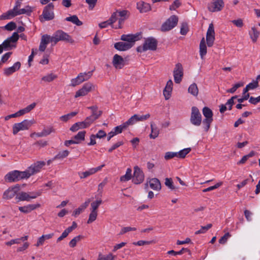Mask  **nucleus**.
<instances>
[{
    "instance_id": "obj_1",
    "label": "nucleus",
    "mask_w": 260,
    "mask_h": 260,
    "mask_svg": "<svg viewBox=\"0 0 260 260\" xmlns=\"http://www.w3.org/2000/svg\"><path fill=\"white\" fill-rule=\"evenodd\" d=\"M158 42L153 37H149L145 39L143 46H139L137 48L138 52H143L147 50L155 51L157 49Z\"/></svg>"
},
{
    "instance_id": "obj_2",
    "label": "nucleus",
    "mask_w": 260,
    "mask_h": 260,
    "mask_svg": "<svg viewBox=\"0 0 260 260\" xmlns=\"http://www.w3.org/2000/svg\"><path fill=\"white\" fill-rule=\"evenodd\" d=\"M54 5L51 3L46 6L43 11L42 14L40 16V21L43 22L45 21H49L54 19V14L53 11Z\"/></svg>"
},
{
    "instance_id": "obj_3",
    "label": "nucleus",
    "mask_w": 260,
    "mask_h": 260,
    "mask_svg": "<svg viewBox=\"0 0 260 260\" xmlns=\"http://www.w3.org/2000/svg\"><path fill=\"white\" fill-rule=\"evenodd\" d=\"M58 42L59 40L55 34L52 37L48 35H44L41 37L39 50L41 52H44L47 47V45L50 42L53 43V45H54Z\"/></svg>"
},
{
    "instance_id": "obj_4",
    "label": "nucleus",
    "mask_w": 260,
    "mask_h": 260,
    "mask_svg": "<svg viewBox=\"0 0 260 260\" xmlns=\"http://www.w3.org/2000/svg\"><path fill=\"white\" fill-rule=\"evenodd\" d=\"M202 121V117L199 109L197 107H192L190 117V123L194 126H199L201 125Z\"/></svg>"
},
{
    "instance_id": "obj_5",
    "label": "nucleus",
    "mask_w": 260,
    "mask_h": 260,
    "mask_svg": "<svg viewBox=\"0 0 260 260\" xmlns=\"http://www.w3.org/2000/svg\"><path fill=\"white\" fill-rule=\"evenodd\" d=\"M34 123V119L31 120L25 119L21 122L15 123L13 126V134L15 135L20 131L27 130Z\"/></svg>"
},
{
    "instance_id": "obj_6",
    "label": "nucleus",
    "mask_w": 260,
    "mask_h": 260,
    "mask_svg": "<svg viewBox=\"0 0 260 260\" xmlns=\"http://www.w3.org/2000/svg\"><path fill=\"white\" fill-rule=\"evenodd\" d=\"M178 21V18L176 15L171 16L161 25V30L162 31H169L173 28Z\"/></svg>"
},
{
    "instance_id": "obj_7",
    "label": "nucleus",
    "mask_w": 260,
    "mask_h": 260,
    "mask_svg": "<svg viewBox=\"0 0 260 260\" xmlns=\"http://www.w3.org/2000/svg\"><path fill=\"white\" fill-rule=\"evenodd\" d=\"M92 75V71L88 73H81L78 76L71 80V86L75 87L83 82L88 80Z\"/></svg>"
},
{
    "instance_id": "obj_8",
    "label": "nucleus",
    "mask_w": 260,
    "mask_h": 260,
    "mask_svg": "<svg viewBox=\"0 0 260 260\" xmlns=\"http://www.w3.org/2000/svg\"><path fill=\"white\" fill-rule=\"evenodd\" d=\"M95 86L91 82L85 83L82 87L78 90L75 95V98H77L80 96H83L87 95L89 92L94 90Z\"/></svg>"
},
{
    "instance_id": "obj_9",
    "label": "nucleus",
    "mask_w": 260,
    "mask_h": 260,
    "mask_svg": "<svg viewBox=\"0 0 260 260\" xmlns=\"http://www.w3.org/2000/svg\"><path fill=\"white\" fill-rule=\"evenodd\" d=\"M41 192L40 191L31 192L29 194L25 192H19L16 197V199L18 201H30L31 199H36L37 197L41 195Z\"/></svg>"
},
{
    "instance_id": "obj_10",
    "label": "nucleus",
    "mask_w": 260,
    "mask_h": 260,
    "mask_svg": "<svg viewBox=\"0 0 260 260\" xmlns=\"http://www.w3.org/2000/svg\"><path fill=\"white\" fill-rule=\"evenodd\" d=\"M134 171L132 182L135 184H140L144 180V174L142 169L137 166L134 167Z\"/></svg>"
},
{
    "instance_id": "obj_11",
    "label": "nucleus",
    "mask_w": 260,
    "mask_h": 260,
    "mask_svg": "<svg viewBox=\"0 0 260 260\" xmlns=\"http://www.w3.org/2000/svg\"><path fill=\"white\" fill-rule=\"evenodd\" d=\"M21 3L17 1L15 6L12 10H10L7 12L3 13L0 16V20L11 19L17 16L16 9H18L21 5Z\"/></svg>"
},
{
    "instance_id": "obj_12",
    "label": "nucleus",
    "mask_w": 260,
    "mask_h": 260,
    "mask_svg": "<svg viewBox=\"0 0 260 260\" xmlns=\"http://www.w3.org/2000/svg\"><path fill=\"white\" fill-rule=\"evenodd\" d=\"M173 75L175 82L177 84L180 83L183 76V69L180 63H177L175 65L173 71Z\"/></svg>"
},
{
    "instance_id": "obj_13",
    "label": "nucleus",
    "mask_w": 260,
    "mask_h": 260,
    "mask_svg": "<svg viewBox=\"0 0 260 260\" xmlns=\"http://www.w3.org/2000/svg\"><path fill=\"white\" fill-rule=\"evenodd\" d=\"M215 41V31L213 23H210L209 25L207 34L206 41L208 47L213 46Z\"/></svg>"
},
{
    "instance_id": "obj_14",
    "label": "nucleus",
    "mask_w": 260,
    "mask_h": 260,
    "mask_svg": "<svg viewBox=\"0 0 260 260\" xmlns=\"http://www.w3.org/2000/svg\"><path fill=\"white\" fill-rule=\"evenodd\" d=\"M20 189V186L17 184L15 185L9 187L3 193V199L9 200L13 198Z\"/></svg>"
},
{
    "instance_id": "obj_15",
    "label": "nucleus",
    "mask_w": 260,
    "mask_h": 260,
    "mask_svg": "<svg viewBox=\"0 0 260 260\" xmlns=\"http://www.w3.org/2000/svg\"><path fill=\"white\" fill-rule=\"evenodd\" d=\"M224 7L223 0H212L208 5V9L211 12L220 11Z\"/></svg>"
},
{
    "instance_id": "obj_16",
    "label": "nucleus",
    "mask_w": 260,
    "mask_h": 260,
    "mask_svg": "<svg viewBox=\"0 0 260 260\" xmlns=\"http://www.w3.org/2000/svg\"><path fill=\"white\" fill-rule=\"evenodd\" d=\"M112 63L116 69H121L125 66V61L121 56L116 54L113 56Z\"/></svg>"
},
{
    "instance_id": "obj_17",
    "label": "nucleus",
    "mask_w": 260,
    "mask_h": 260,
    "mask_svg": "<svg viewBox=\"0 0 260 260\" xmlns=\"http://www.w3.org/2000/svg\"><path fill=\"white\" fill-rule=\"evenodd\" d=\"M54 34H55L56 37H57L59 41H66L72 44L74 42V41L72 39V37L62 30H58L56 31Z\"/></svg>"
},
{
    "instance_id": "obj_18",
    "label": "nucleus",
    "mask_w": 260,
    "mask_h": 260,
    "mask_svg": "<svg viewBox=\"0 0 260 260\" xmlns=\"http://www.w3.org/2000/svg\"><path fill=\"white\" fill-rule=\"evenodd\" d=\"M45 162L44 161H38L32 164L28 169L30 172V174L33 175L39 172L43 167L45 165Z\"/></svg>"
},
{
    "instance_id": "obj_19",
    "label": "nucleus",
    "mask_w": 260,
    "mask_h": 260,
    "mask_svg": "<svg viewBox=\"0 0 260 260\" xmlns=\"http://www.w3.org/2000/svg\"><path fill=\"white\" fill-rule=\"evenodd\" d=\"M120 40L126 42V43H130L133 46L135 42L139 40L138 35L137 34H128L122 35L121 36Z\"/></svg>"
},
{
    "instance_id": "obj_20",
    "label": "nucleus",
    "mask_w": 260,
    "mask_h": 260,
    "mask_svg": "<svg viewBox=\"0 0 260 260\" xmlns=\"http://www.w3.org/2000/svg\"><path fill=\"white\" fill-rule=\"evenodd\" d=\"M5 181L13 182L19 181L18 171L15 170L8 173L5 177Z\"/></svg>"
},
{
    "instance_id": "obj_21",
    "label": "nucleus",
    "mask_w": 260,
    "mask_h": 260,
    "mask_svg": "<svg viewBox=\"0 0 260 260\" xmlns=\"http://www.w3.org/2000/svg\"><path fill=\"white\" fill-rule=\"evenodd\" d=\"M132 47V45L130 43H126L123 42H119L114 44V48L120 51H126Z\"/></svg>"
},
{
    "instance_id": "obj_22",
    "label": "nucleus",
    "mask_w": 260,
    "mask_h": 260,
    "mask_svg": "<svg viewBox=\"0 0 260 260\" xmlns=\"http://www.w3.org/2000/svg\"><path fill=\"white\" fill-rule=\"evenodd\" d=\"M21 67V63L19 61L15 62L12 67L6 68L4 70V74L9 76L13 73L19 70Z\"/></svg>"
},
{
    "instance_id": "obj_23",
    "label": "nucleus",
    "mask_w": 260,
    "mask_h": 260,
    "mask_svg": "<svg viewBox=\"0 0 260 260\" xmlns=\"http://www.w3.org/2000/svg\"><path fill=\"white\" fill-rule=\"evenodd\" d=\"M137 8L140 13H146L151 10L150 4L143 1L137 3Z\"/></svg>"
},
{
    "instance_id": "obj_24",
    "label": "nucleus",
    "mask_w": 260,
    "mask_h": 260,
    "mask_svg": "<svg viewBox=\"0 0 260 260\" xmlns=\"http://www.w3.org/2000/svg\"><path fill=\"white\" fill-rule=\"evenodd\" d=\"M173 82L172 80H169L166 84V86L164 89L163 93L165 97L166 100H168L171 96V93L173 88Z\"/></svg>"
},
{
    "instance_id": "obj_25",
    "label": "nucleus",
    "mask_w": 260,
    "mask_h": 260,
    "mask_svg": "<svg viewBox=\"0 0 260 260\" xmlns=\"http://www.w3.org/2000/svg\"><path fill=\"white\" fill-rule=\"evenodd\" d=\"M40 207V204H30L27 206H24L22 207H19L18 209L19 210L24 213H28L30 212L31 211L36 209L37 208Z\"/></svg>"
},
{
    "instance_id": "obj_26",
    "label": "nucleus",
    "mask_w": 260,
    "mask_h": 260,
    "mask_svg": "<svg viewBox=\"0 0 260 260\" xmlns=\"http://www.w3.org/2000/svg\"><path fill=\"white\" fill-rule=\"evenodd\" d=\"M150 187L154 190L159 191L161 189L160 181L156 178L150 179L149 181Z\"/></svg>"
},
{
    "instance_id": "obj_27",
    "label": "nucleus",
    "mask_w": 260,
    "mask_h": 260,
    "mask_svg": "<svg viewBox=\"0 0 260 260\" xmlns=\"http://www.w3.org/2000/svg\"><path fill=\"white\" fill-rule=\"evenodd\" d=\"M131 117L134 122V123L135 124L138 121H144L147 120L150 117V114L149 113L142 115L135 114Z\"/></svg>"
},
{
    "instance_id": "obj_28",
    "label": "nucleus",
    "mask_w": 260,
    "mask_h": 260,
    "mask_svg": "<svg viewBox=\"0 0 260 260\" xmlns=\"http://www.w3.org/2000/svg\"><path fill=\"white\" fill-rule=\"evenodd\" d=\"M207 54V46L205 43V38H203L200 43V55L202 59Z\"/></svg>"
},
{
    "instance_id": "obj_29",
    "label": "nucleus",
    "mask_w": 260,
    "mask_h": 260,
    "mask_svg": "<svg viewBox=\"0 0 260 260\" xmlns=\"http://www.w3.org/2000/svg\"><path fill=\"white\" fill-rule=\"evenodd\" d=\"M203 114L205 117V119L213 120V113L212 110L207 107H204L202 110Z\"/></svg>"
},
{
    "instance_id": "obj_30",
    "label": "nucleus",
    "mask_w": 260,
    "mask_h": 260,
    "mask_svg": "<svg viewBox=\"0 0 260 260\" xmlns=\"http://www.w3.org/2000/svg\"><path fill=\"white\" fill-rule=\"evenodd\" d=\"M188 92L194 96H197L199 94V89L196 83L191 84L188 88Z\"/></svg>"
},
{
    "instance_id": "obj_31",
    "label": "nucleus",
    "mask_w": 260,
    "mask_h": 260,
    "mask_svg": "<svg viewBox=\"0 0 260 260\" xmlns=\"http://www.w3.org/2000/svg\"><path fill=\"white\" fill-rule=\"evenodd\" d=\"M65 20L72 22L77 26H81L83 24L82 22L80 21L75 15L66 18Z\"/></svg>"
},
{
    "instance_id": "obj_32",
    "label": "nucleus",
    "mask_w": 260,
    "mask_h": 260,
    "mask_svg": "<svg viewBox=\"0 0 260 260\" xmlns=\"http://www.w3.org/2000/svg\"><path fill=\"white\" fill-rule=\"evenodd\" d=\"M132 172L131 168H127L125 174L120 177V181L121 182H126L131 180L132 178Z\"/></svg>"
},
{
    "instance_id": "obj_33",
    "label": "nucleus",
    "mask_w": 260,
    "mask_h": 260,
    "mask_svg": "<svg viewBox=\"0 0 260 260\" xmlns=\"http://www.w3.org/2000/svg\"><path fill=\"white\" fill-rule=\"evenodd\" d=\"M17 16L21 14H26L28 15H30L32 12L31 7L29 6H26L25 8L21 9L20 10L16 9Z\"/></svg>"
},
{
    "instance_id": "obj_34",
    "label": "nucleus",
    "mask_w": 260,
    "mask_h": 260,
    "mask_svg": "<svg viewBox=\"0 0 260 260\" xmlns=\"http://www.w3.org/2000/svg\"><path fill=\"white\" fill-rule=\"evenodd\" d=\"M151 132L149 137L151 139H155L159 135V131L156 126H154L153 123L151 122L150 124Z\"/></svg>"
},
{
    "instance_id": "obj_35",
    "label": "nucleus",
    "mask_w": 260,
    "mask_h": 260,
    "mask_svg": "<svg viewBox=\"0 0 260 260\" xmlns=\"http://www.w3.org/2000/svg\"><path fill=\"white\" fill-rule=\"evenodd\" d=\"M250 38L252 41L255 43L256 42L257 38L259 35V32L256 29L255 27L251 28V31L249 32Z\"/></svg>"
},
{
    "instance_id": "obj_36",
    "label": "nucleus",
    "mask_w": 260,
    "mask_h": 260,
    "mask_svg": "<svg viewBox=\"0 0 260 260\" xmlns=\"http://www.w3.org/2000/svg\"><path fill=\"white\" fill-rule=\"evenodd\" d=\"M69 151L67 150L60 151L52 158V160L63 159L69 155Z\"/></svg>"
},
{
    "instance_id": "obj_37",
    "label": "nucleus",
    "mask_w": 260,
    "mask_h": 260,
    "mask_svg": "<svg viewBox=\"0 0 260 260\" xmlns=\"http://www.w3.org/2000/svg\"><path fill=\"white\" fill-rule=\"evenodd\" d=\"M18 174L19 180L25 178H28L30 176H31L28 168L25 171H18Z\"/></svg>"
},
{
    "instance_id": "obj_38",
    "label": "nucleus",
    "mask_w": 260,
    "mask_h": 260,
    "mask_svg": "<svg viewBox=\"0 0 260 260\" xmlns=\"http://www.w3.org/2000/svg\"><path fill=\"white\" fill-rule=\"evenodd\" d=\"M258 86V82L257 80H253L252 82L249 83L244 88V94L247 92L250 89H254Z\"/></svg>"
},
{
    "instance_id": "obj_39",
    "label": "nucleus",
    "mask_w": 260,
    "mask_h": 260,
    "mask_svg": "<svg viewBox=\"0 0 260 260\" xmlns=\"http://www.w3.org/2000/svg\"><path fill=\"white\" fill-rule=\"evenodd\" d=\"M57 78V75L51 73L41 78V81L45 82H50Z\"/></svg>"
},
{
    "instance_id": "obj_40",
    "label": "nucleus",
    "mask_w": 260,
    "mask_h": 260,
    "mask_svg": "<svg viewBox=\"0 0 260 260\" xmlns=\"http://www.w3.org/2000/svg\"><path fill=\"white\" fill-rule=\"evenodd\" d=\"M2 44L5 48V50H10L16 47V44L11 43L7 39L5 40Z\"/></svg>"
},
{
    "instance_id": "obj_41",
    "label": "nucleus",
    "mask_w": 260,
    "mask_h": 260,
    "mask_svg": "<svg viewBox=\"0 0 260 260\" xmlns=\"http://www.w3.org/2000/svg\"><path fill=\"white\" fill-rule=\"evenodd\" d=\"M212 121L213 120L208 119H204L203 121H202L203 123V128L205 132L207 133L208 132Z\"/></svg>"
},
{
    "instance_id": "obj_42",
    "label": "nucleus",
    "mask_w": 260,
    "mask_h": 260,
    "mask_svg": "<svg viewBox=\"0 0 260 260\" xmlns=\"http://www.w3.org/2000/svg\"><path fill=\"white\" fill-rule=\"evenodd\" d=\"M83 238V236L82 235H78L75 237L70 241L69 243L70 247L72 248L75 247L77 245V243L80 241Z\"/></svg>"
},
{
    "instance_id": "obj_43",
    "label": "nucleus",
    "mask_w": 260,
    "mask_h": 260,
    "mask_svg": "<svg viewBox=\"0 0 260 260\" xmlns=\"http://www.w3.org/2000/svg\"><path fill=\"white\" fill-rule=\"evenodd\" d=\"M191 151L190 148H187L180 150L179 152L177 153V157L184 158L186 156V155L189 153Z\"/></svg>"
},
{
    "instance_id": "obj_44",
    "label": "nucleus",
    "mask_w": 260,
    "mask_h": 260,
    "mask_svg": "<svg viewBox=\"0 0 260 260\" xmlns=\"http://www.w3.org/2000/svg\"><path fill=\"white\" fill-rule=\"evenodd\" d=\"M86 132L81 131L79 132L74 137V139L76 140V141H84L85 140V136Z\"/></svg>"
},
{
    "instance_id": "obj_45",
    "label": "nucleus",
    "mask_w": 260,
    "mask_h": 260,
    "mask_svg": "<svg viewBox=\"0 0 260 260\" xmlns=\"http://www.w3.org/2000/svg\"><path fill=\"white\" fill-rule=\"evenodd\" d=\"M19 35L17 32H14L12 34V36L8 38L7 39L12 44H16L19 39Z\"/></svg>"
},
{
    "instance_id": "obj_46",
    "label": "nucleus",
    "mask_w": 260,
    "mask_h": 260,
    "mask_svg": "<svg viewBox=\"0 0 260 260\" xmlns=\"http://www.w3.org/2000/svg\"><path fill=\"white\" fill-rule=\"evenodd\" d=\"M212 224L211 223L208 224L206 226H202L200 230L196 231L195 234L198 235L200 234L205 233L207 231L211 228Z\"/></svg>"
},
{
    "instance_id": "obj_47",
    "label": "nucleus",
    "mask_w": 260,
    "mask_h": 260,
    "mask_svg": "<svg viewBox=\"0 0 260 260\" xmlns=\"http://www.w3.org/2000/svg\"><path fill=\"white\" fill-rule=\"evenodd\" d=\"M17 27L16 24L13 22L11 21L9 22L7 24H6L3 28L8 31H12Z\"/></svg>"
},
{
    "instance_id": "obj_48",
    "label": "nucleus",
    "mask_w": 260,
    "mask_h": 260,
    "mask_svg": "<svg viewBox=\"0 0 260 260\" xmlns=\"http://www.w3.org/2000/svg\"><path fill=\"white\" fill-rule=\"evenodd\" d=\"M98 216V213L97 211H91V212L89 216V218L87 220V223L88 224H90L95 221L96 219Z\"/></svg>"
},
{
    "instance_id": "obj_49",
    "label": "nucleus",
    "mask_w": 260,
    "mask_h": 260,
    "mask_svg": "<svg viewBox=\"0 0 260 260\" xmlns=\"http://www.w3.org/2000/svg\"><path fill=\"white\" fill-rule=\"evenodd\" d=\"M165 184L170 189L172 190H174L176 188L174 186L173 184V182L171 178H166L165 179Z\"/></svg>"
},
{
    "instance_id": "obj_50",
    "label": "nucleus",
    "mask_w": 260,
    "mask_h": 260,
    "mask_svg": "<svg viewBox=\"0 0 260 260\" xmlns=\"http://www.w3.org/2000/svg\"><path fill=\"white\" fill-rule=\"evenodd\" d=\"M102 203V201L101 200H96L95 201L93 202L91 204V210L92 211H97V209L99 206Z\"/></svg>"
},
{
    "instance_id": "obj_51",
    "label": "nucleus",
    "mask_w": 260,
    "mask_h": 260,
    "mask_svg": "<svg viewBox=\"0 0 260 260\" xmlns=\"http://www.w3.org/2000/svg\"><path fill=\"white\" fill-rule=\"evenodd\" d=\"M238 98V95L232 96L231 99L228 100L225 105L228 106L229 110H232L233 105L235 104L234 100Z\"/></svg>"
},
{
    "instance_id": "obj_52",
    "label": "nucleus",
    "mask_w": 260,
    "mask_h": 260,
    "mask_svg": "<svg viewBox=\"0 0 260 260\" xmlns=\"http://www.w3.org/2000/svg\"><path fill=\"white\" fill-rule=\"evenodd\" d=\"M188 31V26L186 23L184 22L181 24L180 28V34L182 35H185Z\"/></svg>"
},
{
    "instance_id": "obj_53",
    "label": "nucleus",
    "mask_w": 260,
    "mask_h": 260,
    "mask_svg": "<svg viewBox=\"0 0 260 260\" xmlns=\"http://www.w3.org/2000/svg\"><path fill=\"white\" fill-rule=\"evenodd\" d=\"M134 124V123L132 120V117H131L130 118H129L128 119V120L127 121L123 123L121 125H120V126H121V130H122V131H123V130L126 129V128L128 127V126L133 125Z\"/></svg>"
},
{
    "instance_id": "obj_54",
    "label": "nucleus",
    "mask_w": 260,
    "mask_h": 260,
    "mask_svg": "<svg viewBox=\"0 0 260 260\" xmlns=\"http://www.w3.org/2000/svg\"><path fill=\"white\" fill-rule=\"evenodd\" d=\"M243 85V83H236L233 86V87L232 88L228 89L226 91H227V92H229V93H233L236 91V90L238 88L242 86Z\"/></svg>"
},
{
    "instance_id": "obj_55",
    "label": "nucleus",
    "mask_w": 260,
    "mask_h": 260,
    "mask_svg": "<svg viewBox=\"0 0 260 260\" xmlns=\"http://www.w3.org/2000/svg\"><path fill=\"white\" fill-rule=\"evenodd\" d=\"M181 5L180 0H175L173 3L170 6L169 9L171 11L175 10L176 9L179 8Z\"/></svg>"
},
{
    "instance_id": "obj_56",
    "label": "nucleus",
    "mask_w": 260,
    "mask_h": 260,
    "mask_svg": "<svg viewBox=\"0 0 260 260\" xmlns=\"http://www.w3.org/2000/svg\"><path fill=\"white\" fill-rule=\"evenodd\" d=\"M154 243L153 241H143L140 240L138 242H135L133 244L135 245L143 246L145 245H149Z\"/></svg>"
},
{
    "instance_id": "obj_57",
    "label": "nucleus",
    "mask_w": 260,
    "mask_h": 260,
    "mask_svg": "<svg viewBox=\"0 0 260 260\" xmlns=\"http://www.w3.org/2000/svg\"><path fill=\"white\" fill-rule=\"evenodd\" d=\"M175 156L177 157V152H167L165 153L164 157L166 160H169Z\"/></svg>"
},
{
    "instance_id": "obj_58",
    "label": "nucleus",
    "mask_w": 260,
    "mask_h": 260,
    "mask_svg": "<svg viewBox=\"0 0 260 260\" xmlns=\"http://www.w3.org/2000/svg\"><path fill=\"white\" fill-rule=\"evenodd\" d=\"M231 237V235L229 233H225L222 237L220 238L219 240V243L221 244H224L226 241L228 239Z\"/></svg>"
},
{
    "instance_id": "obj_59",
    "label": "nucleus",
    "mask_w": 260,
    "mask_h": 260,
    "mask_svg": "<svg viewBox=\"0 0 260 260\" xmlns=\"http://www.w3.org/2000/svg\"><path fill=\"white\" fill-rule=\"evenodd\" d=\"M222 182L217 183H216L215 185H214L213 186H210V187H208L207 188H205V189H203V192H206L211 191L212 190L216 189L218 187H219V186H220L222 185Z\"/></svg>"
},
{
    "instance_id": "obj_60",
    "label": "nucleus",
    "mask_w": 260,
    "mask_h": 260,
    "mask_svg": "<svg viewBox=\"0 0 260 260\" xmlns=\"http://www.w3.org/2000/svg\"><path fill=\"white\" fill-rule=\"evenodd\" d=\"M137 230L136 228H132L129 226H126L123 228L120 232L119 233V235H123L128 232L129 231H135Z\"/></svg>"
},
{
    "instance_id": "obj_61",
    "label": "nucleus",
    "mask_w": 260,
    "mask_h": 260,
    "mask_svg": "<svg viewBox=\"0 0 260 260\" xmlns=\"http://www.w3.org/2000/svg\"><path fill=\"white\" fill-rule=\"evenodd\" d=\"M115 256L113 255L112 254H109L106 256L99 255L98 260H115Z\"/></svg>"
},
{
    "instance_id": "obj_62",
    "label": "nucleus",
    "mask_w": 260,
    "mask_h": 260,
    "mask_svg": "<svg viewBox=\"0 0 260 260\" xmlns=\"http://www.w3.org/2000/svg\"><path fill=\"white\" fill-rule=\"evenodd\" d=\"M85 2L89 6V9L92 10L95 6L98 0H85Z\"/></svg>"
},
{
    "instance_id": "obj_63",
    "label": "nucleus",
    "mask_w": 260,
    "mask_h": 260,
    "mask_svg": "<svg viewBox=\"0 0 260 260\" xmlns=\"http://www.w3.org/2000/svg\"><path fill=\"white\" fill-rule=\"evenodd\" d=\"M102 111H98V110H96V111H95V112L93 111L90 116L92 117L95 120H96L102 115Z\"/></svg>"
},
{
    "instance_id": "obj_64",
    "label": "nucleus",
    "mask_w": 260,
    "mask_h": 260,
    "mask_svg": "<svg viewBox=\"0 0 260 260\" xmlns=\"http://www.w3.org/2000/svg\"><path fill=\"white\" fill-rule=\"evenodd\" d=\"M123 141H119L114 144L111 148L108 150L109 152H112L114 150L116 149L118 147L123 145Z\"/></svg>"
}]
</instances>
